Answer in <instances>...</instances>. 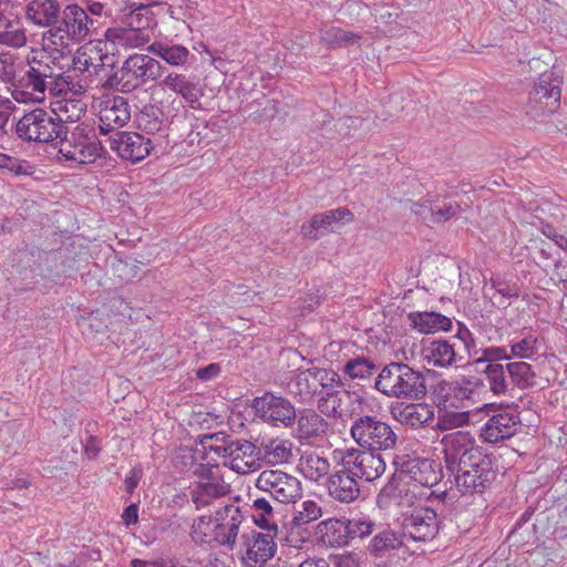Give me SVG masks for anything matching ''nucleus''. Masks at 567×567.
I'll use <instances>...</instances> for the list:
<instances>
[{
    "instance_id": "52",
    "label": "nucleus",
    "mask_w": 567,
    "mask_h": 567,
    "mask_svg": "<svg viewBox=\"0 0 567 567\" xmlns=\"http://www.w3.org/2000/svg\"><path fill=\"white\" fill-rule=\"evenodd\" d=\"M0 168L7 169L14 175H31L34 172V167L29 161L9 156L0 153Z\"/></svg>"
},
{
    "instance_id": "37",
    "label": "nucleus",
    "mask_w": 567,
    "mask_h": 567,
    "mask_svg": "<svg viewBox=\"0 0 567 567\" xmlns=\"http://www.w3.org/2000/svg\"><path fill=\"white\" fill-rule=\"evenodd\" d=\"M316 534L321 542L331 547H342L349 544L346 519L329 518L318 524Z\"/></svg>"
},
{
    "instance_id": "62",
    "label": "nucleus",
    "mask_w": 567,
    "mask_h": 567,
    "mask_svg": "<svg viewBox=\"0 0 567 567\" xmlns=\"http://www.w3.org/2000/svg\"><path fill=\"white\" fill-rule=\"evenodd\" d=\"M220 373V367L217 363H210L197 370L196 375L198 379L207 381Z\"/></svg>"
},
{
    "instance_id": "55",
    "label": "nucleus",
    "mask_w": 567,
    "mask_h": 567,
    "mask_svg": "<svg viewBox=\"0 0 567 567\" xmlns=\"http://www.w3.org/2000/svg\"><path fill=\"white\" fill-rule=\"evenodd\" d=\"M460 210L461 206L455 202H445L442 205L434 204L430 221L433 224H443L456 216Z\"/></svg>"
},
{
    "instance_id": "12",
    "label": "nucleus",
    "mask_w": 567,
    "mask_h": 567,
    "mask_svg": "<svg viewBox=\"0 0 567 567\" xmlns=\"http://www.w3.org/2000/svg\"><path fill=\"white\" fill-rule=\"evenodd\" d=\"M339 465L346 467L358 481L373 482L385 472L384 458L373 451L347 449L339 451Z\"/></svg>"
},
{
    "instance_id": "33",
    "label": "nucleus",
    "mask_w": 567,
    "mask_h": 567,
    "mask_svg": "<svg viewBox=\"0 0 567 567\" xmlns=\"http://www.w3.org/2000/svg\"><path fill=\"white\" fill-rule=\"evenodd\" d=\"M328 429L327 421L313 410H302L297 417L296 437L303 444H312Z\"/></svg>"
},
{
    "instance_id": "19",
    "label": "nucleus",
    "mask_w": 567,
    "mask_h": 567,
    "mask_svg": "<svg viewBox=\"0 0 567 567\" xmlns=\"http://www.w3.org/2000/svg\"><path fill=\"white\" fill-rule=\"evenodd\" d=\"M130 118V105L123 96H109L99 103V128L102 134L117 132Z\"/></svg>"
},
{
    "instance_id": "30",
    "label": "nucleus",
    "mask_w": 567,
    "mask_h": 567,
    "mask_svg": "<svg viewBox=\"0 0 567 567\" xmlns=\"http://www.w3.org/2000/svg\"><path fill=\"white\" fill-rule=\"evenodd\" d=\"M276 551V544L271 532L266 534L252 532L251 540L246 543L244 563L250 567H258L270 559Z\"/></svg>"
},
{
    "instance_id": "51",
    "label": "nucleus",
    "mask_w": 567,
    "mask_h": 567,
    "mask_svg": "<svg viewBox=\"0 0 567 567\" xmlns=\"http://www.w3.org/2000/svg\"><path fill=\"white\" fill-rule=\"evenodd\" d=\"M374 522L364 515H358L353 518L346 519V526L349 535V542L354 538H364L372 534Z\"/></svg>"
},
{
    "instance_id": "41",
    "label": "nucleus",
    "mask_w": 567,
    "mask_h": 567,
    "mask_svg": "<svg viewBox=\"0 0 567 567\" xmlns=\"http://www.w3.org/2000/svg\"><path fill=\"white\" fill-rule=\"evenodd\" d=\"M298 470L306 480L319 482L329 474L330 462L315 452H305L299 458Z\"/></svg>"
},
{
    "instance_id": "17",
    "label": "nucleus",
    "mask_w": 567,
    "mask_h": 567,
    "mask_svg": "<svg viewBox=\"0 0 567 567\" xmlns=\"http://www.w3.org/2000/svg\"><path fill=\"white\" fill-rule=\"evenodd\" d=\"M252 406L260 419L272 424L287 426L296 419L295 406L287 399L271 393L256 398Z\"/></svg>"
},
{
    "instance_id": "15",
    "label": "nucleus",
    "mask_w": 567,
    "mask_h": 567,
    "mask_svg": "<svg viewBox=\"0 0 567 567\" xmlns=\"http://www.w3.org/2000/svg\"><path fill=\"white\" fill-rule=\"evenodd\" d=\"M73 66L79 72L97 73L105 66H114V58L107 48V41L93 40L84 43L75 51Z\"/></svg>"
},
{
    "instance_id": "61",
    "label": "nucleus",
    "mask_w": 567,
    "mask_h": 567,
    "mask_svg": "<svg viewBox=\"0 0 567 567\" xmlns=\"http://www.w3.org/2000/svg\"><path fill=\"white\" fill-rule=\"evenodd\" d=\"M360 558L354 553H347L336 557L334 567H359Z\"/></svg>"
},
{
    "instance_id": "58",
    "label": "nucleus",
    "mask_w": 567,
    "mask_h": 567,
    "mask_svg": "<svg viewBox=\"0 0 567 567\" xmlns=\"http://www.w3.org/2000/svg\"><path fill=\"white\" fill-rule=\"evenodd\" d=\"M0 44L13 49L24 47L27 44L25 31L23 29H14L0 32Z\"/></svg>"
},
{
    "instance_id": "20",
    "label": "nucleus",
    "mask_w": 567,
    "mask_h": 567,
    "mask_svg": "<svg viewBox=\"0 0 567 567\" xmlns=\"http://www.w3.org/2000/svg\"><path fill=\"white\" fill-rule=\"evenodd\" d=\"M429 498L419 485L410 482L404 475L391 478L381 489L379 497L384 498L389 504L400 507H413L419 498Z\"/></svg>"
},
{
    "instance_id": "50",
    "label": "nucleus",
    "mask_w": 567,
    "mask_h": 567,
    "mask_svg": "<svg viewBox=\"0 0 567 567\" xmlns=\"http://www.w3.org/2000/svg\"><path fill=\"white\" fill-rule=\"evenodd\" d=\"M375 365L370 360L359 357L352 360H349L343 365V373L347 374L351 379L364 380L370 378L373 374Z\"/></svg>"
},
{
    "instance_id": "34",
    "label": "nucleus",
    "mask_w": 567,
    "mask_h": 567,
    "mask_svg": "<svg viewBox=\"0 0 567 567\" xmlns=\"http://www.w3.org/2000/svg\"><path fill=\"white\" fill-rule=\"evenodd\" d=\"M292 447L289 440L262 439L258 445L259 460L272 465L288 463L292 457Z\"/></svg>"
},
{
    "instance_id": "63",
    "label": "nucleus",
    "mask_w": 567,
    "mask_h": 567,
    "mask_svg": "<svg viewBox=\"0 0 567 567\" xmlns=\"http://www.w3.org/2000/svg\"><path fill=\"white\" fill-rule=\"evenodd\" d=\"M123 522L126 526H131L137 523L138 520V507L135 504L128 505L122 515Z\"/></svg>"
},
{
    "instance_id": "8",
    "label": "nucleus",
    "mask_w": 567,
    "mask_h": 567,
    "mask_svg": "<svg viewBox=\"0 0 567 567\" xmlns=\"http://www.w3.org/2000/svg\"><path fill=\"white\" fill-rule=\"evenodd\" d=\"M16 134L24 142L55 144L58 137L65 136L63 126L55 123L53 115L37 107L24 113L16 123Z\"/></svg>"
},
{
    "instance_id": "26",
    "label": "nucleus",
    "mask_w": 567,
    "mask_h": 567,
    "mask_svg": "<svg viewBox=\"0 0 567 567\" xmlns=\"http://www.w3.org/2000/svg\"><path fill=\"white\" fill-rule=\"evenodd\" d=\"M123 23L152 35V30L157 25L152 4L148 0H124Z\"/></svg>"
},
{
    "instance_id": "22",
    "label": "nucleus",
    "mask_w": 567,
    "mask_h": 567,
    "mask_svg": "<svg viewBox=\"0 0 567 567\" xmlns=\"http://www.w3.org/2000/svg\"><path fill=\"white\" fill-rule=\"evenodd\" d=\"M520 417L516 412H503L492 415L482 426L480 436L484 442L498 443L516 434Z\"/></svg>"
},
{
    "instance_id": "13",
    "label": "nucleus",
    "mask_w": 567,
    "mask_h": 567,
    "mask_svg": "<svg viewBox=\"0 0 567 567\" xmlns=\"http://www.w3.org/2000/svg\"><path fill=\"white\" fill-rule=\"evenodd\" d=\"M402 534L414 542L433 539L440 529L439 516L430 506H414L402 515Z\"/></svg>"
},
{
    "instance_id": "6",
    "label": "nucleus",
    "mask_w": 567,
    "mask_h": 567,
    "mask_svg": "<svg viewBox=\"0 0 567 567\" xmlns=\"http://www.w3.org/2000/svg\"><path fill=\"white\" fill-rule=\"evenodd\" d=\"M350 434L362 449L373 452L393 450L398 443V435L385 421L374 415H358L351 424Z\"/></svg>"
},
{
    "instance_id": "9",
    "label": "nucleus",
    "mask_w": 567,
    "mask_h": 567,
    "mask_svg": "<svg viewBox=\"0 0 567 567\" xmlns=\"http://www.w3.org/2000/svg\"><path fill=\"white\" fill-rule=\"evenodd\" d=\"M340 385H342L341 378L334 370L311 367L298 370L288 388L290 393L298 396L301 402L309 403L322 391Z\"/></svg>"
},
{
    "instance_id": "21",
    "label": "nucleus",
    "mask_w": 567,
    "mask_h": 567,
    "mask_svg": "<svg viewBox=\"0 0 567 567\" xmlns=\"http://www.w3.org/2000/svg\"><path fill=\"white\" fill-rule=\"evenodd\" d=\"M401 474L417 484L420 489L431 488L441 481L442 467L434 460L413 457L402 464Z\"/></svg>"
},
{
    "instance_id": "4",
    "label": "nucleus",
    "mask_w": 567,
    "mask_h": 567,
    "mask_svg": "<svg viewBox=\"0 0 567 567\" xmlns=\"http://www.w3.org/2000/svg\"><path fill=\"white\" fill-rule=\"evenodd\" d=\"M374 388L385 396L398 400L416 401L427 393L423 373L401 362L386 364L375 379Z\"/></svg>"
},
{
    "instance_id": "10",
    "label": "nucleus",
    "mask_w": 567,
    "mask_h": 567,
    "mask_svg": "<svg viewBox=\"0 0 567 567\" xmlns=\"http://www.w3.org/2000/svg\"><path fill=\"white\" fill-rule=\"evenodd\" d=\"M194 475L196 481L190 489V499L196 509L209 506L215 499L230 492L218 465L198 464L194 470Z\"/></svg>"
},
{
    "instance_id": "46",
    "label": "nucleus",
    "mask_w": 567,
    "mask_h": 567,
    "mask_svg": "<svg viewBox=\"0 0 567 567\" xmlns=\"http://www.w3.org/2000/svg\"><path fill=\"white\" fill-rule=\"evenodd\" d=\"M251 508L255 524L267 532H274V535L277 534L278 527L270 502L266 497H257L252 501Z\"/></svg>"
},
{
    "instance_id": "38",
    "label": "nucleus",
    "mask_w": 567,
    "mask_h": 567,
    "mask_svg": "<svg viewBox=\"0 0 567 567\" xmlns=\"http://www.w3.org/2000/svg\"><path fill=\"white\" fill-rule=\"evenodd\" d=\"M506 370L513 388L528 390L539 385V377L535 369L524 360L507 362Z\"/></svg>"
},
{
    "instance_id": "27",
    "label": "nucleus",
    "mask_w": 567,
    "mask_h": 567,
    "mask_svg": "<svg viewBox=\"0 0 567 567\" xmlns=\"http://www.w3.org/2000/svg\"><path fill=\"white\" fill-rule=\"evenodd\" d=\"M392 417L401 424L417 429L434 417V410L426 403H394L390 406Z\"/></svg>"
},
{
    "instance_id": "7",
    "label": "nucleus",
    "mask_w": 567,
    "mask_h": 567,
    "mask_svg": "<svg viewBox=\"0 0 567 567\" xmlns=\"http://www.w3.org/2000/svg\"><path fill=\"white\" fill-rule=\"evenodd\" d=\"M466 460L453 472L455 486L462 495H481L491 487L496 478L493 462L484 453Z\"/></svg>"
},
{
    "instance_id": "16",
    "label": "nucleus",
    "mask_w": 567,
    "mask_h": 567,
    "mask_svg": "<svg viewBox=\"0 0 567 567\" xmlns=\"http://www.w3.org/2000/svg\"><path fill=\"white\" fill-rule=\"evenodd\" d=\"M110 147L118 157L131 163H137L148 156L152 142L135 132L117 131L110 136Z\"/></svg>"
},
{
    "instance_id": "45",
    "label": "nucleus",
    "mask_w": 567,
    "mask_h": 567,
    "mask_svg": "<svg viewBox=\"0 0 567 567\" xmlns=\"http://www.w3.org/2000/svg\"><path fill=\"white\" fill-rule=\"evenodd\" d=\"M534 94L539 100H553V104L558 106L561 96L560 81L555 78L553 72H545L535 83Z\"/></svg>"
},
{
    "instance_id": "47",
    "label": "nucleus",
    "mask_w": 567,
    "mask_h": 567,
    "mask_svg": "<svg viewBox=\"0 0 567 567\" xmlns=\"http://www.w3.org/2000/svg\"><path fill=\"white\" fill-rule=\"evenodd\" d=\"M138 127L147 134H156L164 132L166 122L162 110L155 105H146L141 111L138 117Z\"/></svg>"
},
{
    "instance_id": "18",
    "label": "nucleus",
    "mask_w": 567,
    "mask_h": 567,
    "mask_svg": "<svg viewBox=\"0 0 567 567\" xmlns=\"http://www.w3.org/2000/svg\"><path fill=\"white\" fill-rule=\"evenodd\" d=\"M223 457L229 458L230 468L240 474L255 471L259 460L258 446L246 440L231 441L216 449Z\"/></svg>"
},
{
    "instance_id": "60",
    "label": "nucleus",
    "mask_w": 567,
    "mask_h": 567,
    "mask_svg": "<svg viewBox=\"0 0 567 567\" xmlns=\"http://www.w3.org/2000/svg\"><path fill=\"white\" fill-rule=\"evenodd\" d=\"M433 205L430 200L412 202L410 209L411 212L423 220H430L432 218Z\"/></svg>"
},
{
    "instance_id": "24",
    "label": "nucleus",
    "mask_w": 567,
    "mask_h": 567,
    "mask_svg": "<svg viewBox=\"0 0 567 567\" xmlns=\"http://www.w3.org/2000/svg\"><path fill=\"white\" fill-rule=\"evenodd\" d=\"M354 215L346 207L330 209L323 213L315 214L308 223H305L300 233L303 237L318 239L331 230V226L339 221L352 223Z\"/></svg>"
},
{
    "instance_id": "35",
    "label": "nucleus",
    "mask_w": 567,
    "mask_h": 567,
    "mask_svg": "<svg viewBox=\"0 0 567 567\" xmlns=\"http://www.w3.org/2000/svg\"><path fill=\"white\" fill-rule=\"evenodd\" d=\"M105 39L114 45L130 50L146 45L151 41V34L124 24V27L109 28L105 31Z\"/></svg>"
},
{
    "instance_id": "14",
    "label": "nucleus",
    "mask_w": 567,
    "mask_h": 567,
    "mask_svg": "<svg viewBox=\"0 0 567 567\" xmlns=\"http://www.w3.org/2000/svg\"><path fill=\"white\" fill-rule=\"evenodd\" d=\"M444 462L450 472L463 465L466 458H474L483 452L476 445L474 436L468 431H455L445 434L441 440Z\"/></svg>"
},
{
    "instance_id": "54",
    "label": "nucleus",
    "mask_w": 567,
    "mask_h": 567,
    "mask_svg": "<svg viewBox=\"0 0 567 567\" xmlns=\"http://www.w3.org/2000/svg\"><path fill=\"white\" fill-rule=\"evenodd\" d=\"M436 405L441 409L456 406L453 401L452 381L442 380L433 386L432 392Z\"/></svg>"
},
{
    "instance_id": "40",
    "label": "nucleus",
    "mask_w": 567,
    "mask_h": 567,
    "mask_svg": "<svg viewBox=\"0 0 567 567\" xmlns=\"http://www.w3.org/2000/svg\"><path fill=\"white\" fill-rule=\"evenodd\" d=\"M512 359L534 360L542 348V340L533 332H523L508 341Z\"/></svg>"
},
{
    "instance_id": "64",
    "label": "nucleus",
    "mask_w": 567,
    "mask_h": 567,
    "mask_svg": "<svg viewBox=\"0 0 567 567\" xmlns=\"http://www.w3.org/2000/svg\"><path fill=\"white\" fill-rule=\"evenodd\" d=\"M84 450L87 457L95 458L101 451L99 440L94 436H90L85 443Z\"/></svg>"
},
{
    "instance_id": "43",
    "label": "nucleus",
    "mask_w": 567,
    "mask_h": 567,
    "mask_svg": "<svg viewBox=\"0 0 567 567\" xmlns=\"http://www.w3.org/2000/svg\"><path fill=\"white\" fill-rule=\"evenodd\" d=\"M484 374L491 392L494 395H505L512 390L506 364L491 363L484 369Z\"/></svg>"
},
{
    "instance_id": "32",
    "label": "nucleus",
    "mask_w": 567,
    "mask_h": 567,
    "mask_svg": "<svg viewBox=\"0 0 567 567\" xmlns=\"http://www.w3.org/2000/svg\"><path fill=\"white\" fill-rule=\"evenodd\" d=\"M346 401L360 402L361 396L355 392L338 391L329 389L318 400V409L327 416L342 417L346 415H354V410L344 406Z\"/></svg>"
},
{
    "instance_id": "1",
    "label": "nucleus",
    "mask_w": 567,
    "mask_h": 567,
    "mask_svg": "<svg viewBox=\"0 0 567 567\" xmlns=\"http://www.w3.org/2000/svg\"><path fill=\"white\" fill-rule=\"evenodd\" d=\"M59 58L43 49L28 55L24 65L20 66L12 99L19 103L42 102L48 91L51 95H61L70 90V76H64L55 62Z\"/></svg>"
},
{
    "instance_id": "44",
    "label": "nucleus",
    "mask_w": 567,
    "mask_h": 567,
    "mask_svg": "<svg viewBox=\"0 0 567 567\" xmlns=\"http://www.w3.org/2000/svg\"><path fill=\"white\" fill-rule=\"evenodd\" d=\"M403 534L384 529L371 539L368 551L375 557H383L386 553L399 549L403 545Z\"/></svg>"
},
{
    "instance_id": "23",
    "label": "nucleus",
    "mask_w": 567,
    "mask_h": 567,
    "mask_svg": "<svg viewBox=\"0 0 567 567\" xmlns=\"http://www.w3.org/2000/svg\"><path fill=\"white\" fill-rule=\"evenodd\" d=\"M326 487L332 499L343 504L357 501L361 494L359 481L342 466L327 477Z\"/></svg>"
},
{
    "instance_id": "25",
    "label": "nucleus",
    "mask_w": 567,
    "mask_h": 567,
    "mask_svg": "<svg viewBox=\"0 0 567 567\" xmlns=\"http://www.w3.org/2000/svg\"><path fill=\"white\" fill-rule=\"evenodd\" d=\"M240 508L235 504H227L216 512L218 524L214 528V540L219 545H234L238 529L243 523Z\"/></svg>"
},
{
    "instance_id": "3",
    "label": "nucleus",
    "mask_w": 567,
    "mask_h": 567,
    "mask_svg": "<svg viewBox=\"0 0 567 567\" xmlns=\"http://www.w3.org/2000/svg\"><path fill=\"white\" fill-rule=\"evenodd\" d=\"M164 66L148 54L134 53L130 55L121 68L101 81L99 87L121 93H132L150 82H157L163 74Z\"/></svg>"
},
{
    "instance_id": "59",
    "label": "nucleus",
    "mask_w": 567,
    "mask_h": 567,
    "mask_svg": "<svg viewBox=\"0 0 567 567\" xmlns=\"http://www.w3.org/2000/svg\"><path fill=\"white\" fill-rule=\"evenodd\" d=\"M452 392L453 401L470 400L474 394V383L466 378L452 381Z\"/></svg>"
},
{
    "instance_id": "28",
    "label": "nucleus",
    "mask_w": 567,
    "mask_h": 567,
    "mask_svg": "<svg viewBox=\"0 0 567 567\" xmlns=\"http://www.w3.org/2000/svg\"><path fill=\"white\" fill-rule=\"evenodd\" d=\"M422 360L431 367L450 368L456 363L454 343L445 339H435L422 344Z\"/></svg>"
},
{
    "instance_id": "53",
    "label": "nucleus",
    "mask_w": 567,
    "mask_h": 567,
    "mask_svg": "<svg viewBox=\"0 0 567 567\" xmlns=\"http://www.w3.org/2000/svg\"><path fill=\"white\" fill-rule=\"evenodd\" d=\"M322 515V509L315 501H305L301 508L295 514L293 523L296 525H306L317 520Z\"/></svg>"
},
{
    "instance_id": "36",
    "label": "nucleus",
    "mask_w": 567,
    "mask_h": 567,
    "mask_svg": "<svg viewBox=\"0 0 567 567\" xmlns=\"http://www.w3.org/2000/svg\"><path fill=\"white\" fill-rule=\"evenodd\" d=\"M409 320L411 326L421 333H435L452 329L451 318L434 311L411 312Z\"/></svg>"
},
{
    "instance_id": "31",
    "label": "nucleus",
    "mask_w": 567,
    "mask_h": 567,
    "mask_svg": "<svg viewBox=\"0 0 567 567\" xmlns=\"http://www.w3.org/2000/svg\"><path fill=\"white\" fill-rule=\"evenodd\" d=\"M60 13L61 6L56 0H30L24 8L27 21L40 28H52Z\"/></svg>"
},
{
    "instance_id": "49",
    "label": "nucleus",
    "mask_w": 567,
    "mask_h": 567,
    "mask_svg": "<svg viewBox=\"0 0 567 567\" xmlns=\"http://www.w3.org/2000/svg\"><path fill=\"white\" fill-rule=\"evenodd\" d=\"M471 421L470 411H439L436 427L441 431H447L467 425Z\"/></svg>"
},
{
    "instance_id": "56",
    "label": "nucleus",
    "mask_w": 567,
    "mask_h": 567,
    "mask_svg": "<svg viewBox=\"0 0 567 567\" xmlns=\"http://www.w3.org/2000/svg\"><path fill=\"white\" fill-rule=\"evenodd\" d=\"M480 352L481 355L476 358L477 363H499L498 361H511L512 359L511 351L508 352L506 347H488L481 349ZM477 353L478 351H475V354Z\"/></svg>"
},
{
    "instance_id": "11",
    "label": "nucleus",
    "mask_w": 567,
    "mask_h": 567,
    "mask_svg": "<svg viewBox=\"0 0 567 567\" xmlns=\"http://www.w3.org/2000/svg\"><path fill=\"white\" fill-rule=\"evenodd\" d=\"M257 489L267 493L280 504L296 503L302 496L301 482L281 470H264L256 478Z\"/></svg>"
},
{
    "instance_id": "29",
    "label": "nucleus",
    "mask_w": 567,
    "mask_h": 567,
    "mask_svg": "<svg viewBox=\"0 0 567 567\" xmlns=\"http://www.w3.org/2000/svg\"><path fill=\"white\" fill-rule=\"evenodd\" d=\"M158 85L181 96L190 107H195L203 96L200 86L183 73L172 71L158 82Z\"/></svg>"
},
{
    "instance_id": "48",
    "label": "nucleus",
    "mask_w": 567,
    "mask_h": 567,
    "mask_svg": "<svg viewBox=\"0 0 567 567\" xmlns=\"http://www.w3.org/2000/svg\"><path fill=\"white\" fill-rule=\"evenodd\" d=\"M22 64L23 61L17 54L0 52V81L14 89Z\"/></svg>"
},
{
    "instance_id": "2",
    "label": "nucleus",
    "mask_w": 567,
    "mask_h": 567,
    "mask_svg": "<svg viewBox=\"0 0 567 567\" xmlns=\"http://www.w3.org/2000/svg\"><path fill=\"white\" fill-rule=\"evenodd\" d=\"M95 21L86 10L76 3L61 10L56 24L42 34L41 45L44 52L64 56L71 53V47L92 35Z\"/></svg>"
},
{
    "instance_id": "42",
    "label": "nucleus",
    "mask_w": 567,
    "mask_h": 567,
    "mask_svg": "<svg viewBox=\"0 0 567 567\" xmlns=\"http://www.w3.org/2000/svg\"><path fill=\"white\" fill-rule=\"evenodd\" d=\"M147 50L172 66L185 65L189 56V50L182 44L154 42L148 45Z\"/></svg>"
},
{
    "instance_id": "39",
    "label": "nucleus",
    "mask_w": 567,
    "mask_h": 567,
    "mask_svg": "<svg viewBox=\"0 0 567 567\" xmlns=\"http://www.w3.org/2000/svg\"><path fill=\"white\" fill-rule=\"evenodd\" d=\"M86 113V104L79 99H62L53 103L52 115L55 123L66 126V123H75Z\"/></svg>"
},
{
    "instance_id": "57",
    "label": "nucleus",
    "mask_w": 567,
    "mask_h": 567,
    "mask_svg": "<svg viewBox=\"0 0 567 567\" xmlns=\"http://www.w3.org/2000/svg\"><path fill=\"white\" fill-rule=\"evenodd\" d=\"M210 524L212 518L209 516H200L194 522L190 533L194 542L206 544L214 540V535L212 536L208 534V530H210Z\"/></svg>"
},
{
    "instance_id": "5",
    "label": "nucleus",
    "mask_w": 567,
    "mask_h": 567,
    "mask_svg": "<svg viewBox=\"0 0 567 567\" xmlns=\"http://www.w3.org/2000/svg\"><path fill=\"white\" fill-rule=\"evenodd\" d=\"M63 131L65 136L58 137L55 143L60 145L59 158L89 164L103 156L104 148L94 128L89 124L79 123L72 131H69L68 126H63Z\"/></svg>"
}]
</instances>
